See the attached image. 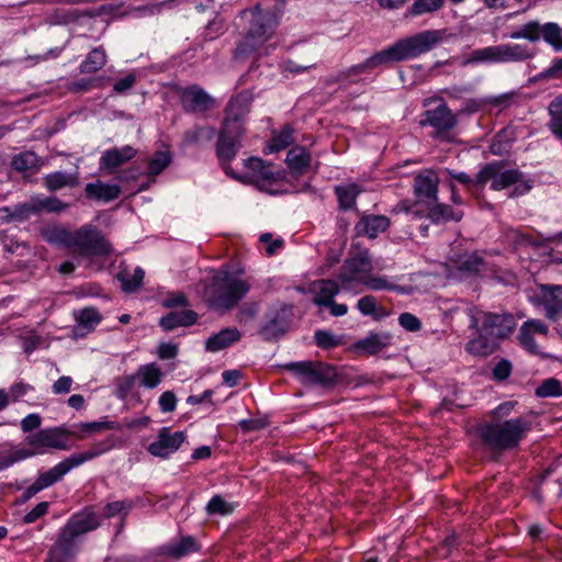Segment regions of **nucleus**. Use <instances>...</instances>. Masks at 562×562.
Returning a JSON list of instances; mask_svg holds the SVG:
<instances>
[{
	"label": "nucleus",
	"instance_id": "f257e3e1",
	"mask_svg": "<svg viewBox=\"0 0 562 562\" xmlns=\"http://www.w3.org/2000/svg\"><path fill=\"white\" fill-rule=\"evenodd\" d=\"M469 328L474 330L464 346L469 355L485 358L494 353L501 340L508 337L516 327L515 318L509 313H492L471 308Z\"/></svg>",
	"mask_w": 562,
	"mask_h": 562
},
{
	"label": "nucleus",
	"instance_id": "f03ea898",
	"mask_svg": "<svg viewBox=\"0 0 562 562\" xmlns=\"http://www.w3.org/2000/svg\"><path fill=\"white\" fill-rule=\"evenodd\" d=\"M98 514L92 507L75 513L59 530L55 543L47 552L45 562H75L79 551L78 538L100 526Z\"/></svg>",
	"mask_w": 562,
	"mask_h": 562
},
{
	"label": "nucleus",
	"instance_id": "7ed1b4c3",
	"mask_svg": "<svg viewBox=\"0 0 562 562\" xmlns=\"http://www.w3.org/2000/svg\"><path fill=\"white\" fill-rule=\"evenodd\" d=\"M443 35L445 30L419 32L395 42L385 49L376 52L363 60V64L370 74L382 65L416 58L438 45L442 41Z\"/></svg>",
	"mask_w": 562,
	"mask_h": 562
},
{
	"label": "nucleus",
	"instance_id": "20e7f679",
	"mask_svg": "<svg viewBox=\"0 0 562 562\" xmlns=\"http://www.w3.org/2000/svg\"><path fill=\"white\" fill-rule=\"evenodd\" d=\"M240 16L249 23L244 37L237 43L233 58L244 61L262 46L274 33L279 24L277 14L272 10H263L259 4L243 10Z\"/></svg>",
	"mask_w": 562,
	"mask_h": 562
},
{
	"label": "nucleus",
	"instance_id": "39448f33",
	"mask_svg": "<svg viewBox=\"0 0 562 562\" xmlns=\"http://www.w3.org/2000/svg\"><path fill=\"white\" fill-rule=\"evenodd\" d=\"M70 436L83 439V435L76 434L75 431L67 429L65 426L45 428L31 434L26 437V443L31 448H21L11 454L3 457L0 461V470L7 469L19 461L42 453L45 449L69 450L71 448L69 442Z\"/></svg>",
	"mask_w": 562,
	"mask_h": 562
},
{
	"label": "nucleus",
	"instance_id": "423d86ee",
	"mask_svg": "<svg viewBox=\"0 0 562 562\" xmlns=\"http://www.w3.org/2000/svg\"><path fill=\"white\" fill-rule=\"evenodd\" d=\"M529 429V423L522 417H517L503 422H486L477 427L476 432L486 449L502 452L517 448Z\"/></svg>",
	"mask_w": 562,
	"mask_h": 562
},
{
	"label": "nucleus",
	"instance_id": "0eeeda50",
	"mask_svg": "<svg viewBox=\"0 0 562 562\" xmlns=\"http://www.w3.org/2000/svg\"><path fill=\"white\" fill-rule=\"evenodd\" d=\"M110 449L106 442H97L89 450L76 452L50 468L48 471L40 473L33 484L24 490L21 495V503H25L34 497L41 491L54 485L60 481L70 470L100 457Z\"/></svg>",
	"mask_w": 562,
	"mask_h": 562
},
{
	"label": "nucleus",
	"instance_id": "6e6552de",
	"mask_svg": "<svg viewBox=\"0 0 562 562\" xmlns=\"http://www.w3.org/2000/svg\"><path fill=\"white\" fill-rule=\"evenodd\" d=\"M251 284L244 279L236 278L229 272L216 277L207 290L206 302L217 312H228L235 308L248 294Z\"/></svg>",
	"mask_w": 562,
	"mask_h": 562
},
{
	"label": "nucleus",
	"instance_id": "1a4fd4ad",
	"mask_svg": "<svg viewBox=\"0 0 562 562\" xmlns=\"http://www.w3.org/2000/svg\"><path fill=\"white\" fill-rule=\"evenodd\" d=\"M536 50L522 44H501L473 50L462 63V66L475 64H497L525 61L533 58Z\"/></svg>",
	"mask_w": 562,
	"mask_h": 562
},
{
	"label": "nucleus",
	"instance_id": "9d476101",
	"mask_svg": "<svg viewBox=\"0 0 562 562\" xmlns=\"http://www.w3.org/2000/svg\"><path fill=\"white\" fill-rule=\"evenodd\" d=\"M283 369L292 372L302 384L308 386L331 387L337 382L336 367L325 362H289Z\"/></svg>",
	"mask_w": 562,
	"mask_h": 562
},
{
	"label": "nucleus",
	"instance_id": "9b49d317",
	"mask_svg": "<svg viewBox=\"0 0 562 562\" xmlns=\"http://www.w3.org/2000/svg\"><path fill=\"white\" fill-rule=\"evenodd\" d=\"M244 135L245 127L229 126L228 123H222L217 133L215 144L216 157L224 172L234 179H238V176L234 172L229 164L235 159L240 149Z\"/></svg>",
	"mask_w": 562,
	"mask_h": 562
},
{
	"label": "nucleus",
	"instance_id": "f8f14e48",
	"mask_svg": "<svg viewBox=\"0 0 562 562\" xmlns=\"http://www.w3.org/2000/svg\"><path fill=\"white\" fill-rule=\"evenodd\" d=\"M111 245L105 240L100 229L92 225H83L72 232L70 251L83 257L108 256Z\"/></svg>",
	"mask_w": 562,
	"mask_h": 562
},
{
	"label": "nucleus",
	"instance_id": "ddd939ff",
	"mask_svg": "<svg viewBox=\"0 0 562 562\" xmlns=\"http://www.w3.org/2000/svg\"><path fill=\"white\" fill-rule=\"evenodd\" d=\"M505 166L506 161L504 160L485 164L475 175L476 187L483 188L490 182L491 190L502 191L519 182L522 172L518 169H505Z\"/></svg>",
	"mask_w": 562,
	"mask_h": 562
},
{
	"label": "nucleus",
	"instance_id": "4468645a",
	"mask_svg": "<svg viewBox=\"0 0 562 562\" xmlns=\"http://www.w3.org/2000/svg\"><path fill=\"white\" fill-rule=\"evenodd\" d=\"M372 271V262L367 250L359 251L347 258L337 273V280L341 283L344 291L361 292L356 286Z\"/></svg>",
	"mask_w": 562,
	"mask_h": 562
},
{
	"label": "nucleus",
	"instance_id": "2eb2a0df",
	"mask_svg": "<svg viewBox=\"0 0 562 562\" xmlns=\"http://www.w3.org/2000/svg\"><path fill=\"white\" fill-rule=\"evenodd\" d=\"M419 124L431 126L435 130L431 135L432 138L450 140V133L458 125V117L446 102H441L437 108L426 110Z\"/></svg>",
	"mask_w": 562,
	"mask_h": 562
},
{
	"label": "nucleus",
	"instance_id": "dca6fc26",
	"mask_svg": "<svg viewBox=\"0 0 562 562\" xmlns=\"http://www.w3.org/2000/svg\"><path fill=\"white\" fill-rule=\"evenodd\" d=\"M291 316L292 307L289 305L270 308L265 316V323L259 328V335L267 341L278 340L288 331Z\"/></svg>",
	"mask_w": 562,
	"mask_h": 562
},
{
	"label": "nucleus",
	"instance_id": "f3484780",
	"mask_svg": "<svg viewBox=\"0 0 562 562\" xmlns=\"http://www.w3.org/2000/svg\"><path fill=\"white\" fill-rule=\"evenodd\" d=\"M179 99L186 113L204 114L215 105V99L198 85L181 88Z\"/></svg>",
	"mask_w": 562,
	"mask_h": 562
},
{
	"label": "nucleus",
	"instance_id": "a211bd4d",
	"mask_svg": "<svg viewBox=\"0 0 562 562\" xmlns=\"http://www.w3.org/2000/svg\"><path fill=\"white\" fill-rule=\"evenodd\" d=\"M252 101L254 92L250 89L233 95L225 108V116L222 123H228L229 126L234 127H245V120L250 112Z\"/></svg>",
	"mask_w": 562,
	"mask_h": 562
},
{
	"label": "nucleus",
	"instance_id": "6ab92c4d",
	"mask_svg": "<svg viewBox=\"0 0 562 562\" xmlns=\"http://www.w3.org/2000/svg\"><path fill=\"white\" fill-rule=\"evenodd\" d=\"M548 333L549 328L542 321L528 319L520 326L517 339L519 345L530 355L549 359L551 355L543 352L535 339V335L547 337Z\"/></svg>",
	"mask_w": 562,
	"mask_h": 562
},
{
	"label": "nucleus",
	"instance_id": "aec40b11",
	"mask_svg": "<svg viewBox=\"0 0 562 562\" xmlns=\"http://www.w3.org/2000/svg\"><path fill=\"white\" fill-rule=\"evenodd\" d=\"M538 292L531 299L532 303L543 306L549 319L555 321L562 313V286L552 284H538Z\"/></svg>",
	"mask_w": 562,
	"mask_h": 562
},
{
	"label": "nucleus",
	"instance_id": "412c9836",
	"mask_svg": "<svg viewBox=\"0 0 562 562\" xmlns=\"http://www.w3.org/2000/svg\"><path fill=\"white\" fill-rule=\"evenodd\" d=\"M184 439V432H171L168 427H162L158 432L157 439L148 446L147 450L151 456L165 459L176 452Z\"/></svg>",
	"mask_w": 562,
	"mask_h": 562
},
{
	"label": "nucleus",
	"instance_id": "4be33fe9",
	"mask_svg": "<svg viewBox=\"0 0 562 562\" xmlns=\"http://www.w3.org/2000/svg\"><path fill=\"white\" fill-rule=\"evenodd\" d=\"M245 167L261 190H266L268 184L278 183L283 179L282 171L274 170L271 164L266 162L263 159L258 157H250L246 159Z\"/></svg>",
	"mask_w": 562,
	"mask_h": 562
},
{
	"label": "nucleus",
	"instance_id": "5701e85b",
	"mask_svg": "<svg viewBox=\"0 0 562 562\" xmlns=\"http://www.w3.org/2000/svg\"><path fill=\"white\" fill-rule=\"evenodd\" d=\"M439 178L434 170H425L414 178L413 189L416 198L426 205L438 200Z\"/></svg>",
	"mask_w": 562,
	"mask_h": 562
},
{
	"label": "nucleus",
	"instance_id": "b1692460",
	"mask_svg": "<svg viewBox=\"0 0 562 562\" xmlns=\"http://www.w3.org/2000/svg\"><path fill=\"white\" fill-rule=\"evenodd\" d=\"M200 550L201 544L193 536H183L176 541L159 547L158 554L172 560H180Z\"/></svg>",
	"mask_w": 562,
	"mask_h": 562
},
{
	"label": "nucleus",
	"instance_id": "393cba45",
	"mask_svg": "<svg viewBox=\"0 0 562 562\" xmlns=\"http://www.w3.org/2000/svg\"><path fill=\"white\" fill-rule=\"evenodd\" d=\"M391 221L385 215H363L356 223L355 229L357 235L368 238H375L380 233L385 232L390 227Z\"/></svg>",
	"mask_w": 562,
	"mask_h": 562
},
{
	"label": "nucleus",
	"instance_id": "a878e982",
	"mask_svg": "<svg viewBox=\"0 0 562 562\" xmlns=\"http://www.w3.org/2000/svg\"><path fill=\"white\" fill-rule=\"evenodd\" d=\"M313 291L315 294L313 303L318 307H326L334 301L335 296L344 290L337 279H321L314 282Z\"/></svg>",
	"mask_w": 562,
	"mask_h": 562
},
{
	"label": "nucleus",
	"instance_id": "bb28decb",
	"mask_svg": "<svg viewBox=\"0 0 562 562\" xmlns=\"http://www.w3.org/2000/svg\"><path fill=\"white\" fill-rule=\"evenodd\" d=\"M136 155L137 150L130 145L123 146L122 148H111L102 154L100 167L113 173L117 167L132 160Z\"/></svg>",
	"mask_w": 562,
	"mask_h": 562
},
{
	"label": "nucleus",
	"instance_id": "cd10ccee",
	"mask_svg": "<svg viewBox=\"0 0 562 562\" xmlns=\"http://www.w3.org/2000/svg\"><path fill=\"white\" fill-rule=\"evenodd\" d=\"M241 333L235 327H225L218 333L210 336L205 341V350L209 352H217L238 342Z\"/></svg>",
	"mask_w": 562,
	"mask_h": 562
},
{
	"label": "nucleus",
	"instance_id": "c85d7f7f",
	"mask_svg": "<svg viewBox=\"0 0 562 562\" xmlns=\"http://www.w3.org/2000/svg\"><path fill=\"white\" fill-rule=\"evenodd\" d=\"M392 335L389 333H374L369 335L355 344L357 351H362L367 355H376L384 348L392 345Z\"/></svg>",
	"mask_w": 562,
	"mask_h": 562
},
{
	"label": "nucleus",
	"instance_id": "c756f323",
	"mask_svg": "<svg viewBox=\"0 0 562 562\" xmlns=\"http://www.w3.org/2000/svg\"><path fill=\"white\" fill-rule=\"evenodd\" d=\"M198 313L192 310L170 312L159 321L160 327L166 331H171L177 327H189L198 322Z\"/></svg>",
	"mask_w": 562,
	"mask_h": 562
},
{
	"label": "nucleus",
	"instance_id": "7c9ffc66",
	"mask_svg": "<svg viewBox=\"0 0 562 562\" xmlns=\"http://www.w3.org/2000/svg\"><path fill=\"white\" fill-rule=\"evenodd\" d=\"M428 218L434 224L447 223L450 221L459 222L463 217L461 210H454L452 206L439 203L438 200L435 203L427 205Z\"/></svg>",
	"mask_w": 562,
	"mask_h": 562
},
{
	"label": "nucleus",
	"instance_id": "2f4dec72",
	"mask_svg": "<svg viewBox=\"0 0 562 562\" xmlns=\"http://www.w3.org/2000/svg\"><path fill=\"white\" fill-rule=\"evenodd\" d=\"M86 195L89 199L110 202L117 199L121 194V188L117 184H108L98 180L86 186Z\"/></svg>",
	"mask_w": 562,
	"mask_h": 562
},
{
	"label": "nucleus",
	"instance_id": "473e14b6",
	"mask_svg": "<svg viewBox=\"0 0 562 562\" xmlns=\"http://www.w3.org/2000/svg\"><path fill=\"white\" fill-rule=\"evenodd\" d=\"M216 130L210 125H194L187 130L182 136L184 146H200L214 139Z\"/></svg>",
	"mask_w": 562,
	"mask_h": 562
},
{
	"label": "nucleus",
	"instance_id": "72a5a7b5",
	"mask_svg": "<svg viewBox=\"0 0 562 562\" xmlns=\"http://www.w3.org/2000/svg\"><path fill=\"white\" fill-rule=\"evenodd\" d=\"M368 74H369V71L362 61L360 64H356L348 68L339 70L336 75L328 77L326 82L328 85H333V83L356 85V83H360L363 81V79L361 78L362 75H368Z\"/></svg>",
	"mask_w": 562,
	"mask_h": 562
},
{
	"label": "nucleus",
	"instance_id": "f704fd0d",
	"mask_svg": "<svg viewBox=\"0 0 562 562\" xmlns=\"http://www.w3.org/2000/svg\"><path fill=\"white\" fill-rule=\"evenodd\" d=\"M145 271L140 267H136L134 270L127 267L121 268L116 274V279L121 283L122 291L125 293L136 292L143 284Z\"/></svg>",
	"mask_w": 562,
	"mask_h": 562
},
{
	"label": "nucleus",
	"instance_id": "c9c22d12",
	"mask_svg": "<svg viewBox=\"0 0 562 562\" xmlns=\"http://www.w3.org/2000/svg\"><path fill=\"white\" fill-rule=\"evenodd\" d=\"M135 375L140 386L153 390L161 383L164 372L155 362H151L139 366Z\"/></svg>",
	"mask_w": 562,
	"mask_h": 562
},
{
	"label": "nucleus",
	"instance_id": "e433bc0d",
	"mask_svg": "<svg viewBox=\"0 0 562 562\" xmlns=\"http://www.w3.org/2000/svg\"><path fill=\"white\" fill-rule=\"evenodd\" d=\"M312 157L307 149L296 145L288 151L285 162L291 170L303 173L308 169Z\"/></svg>",
	"mask_w": 562,
	"mask_h": 562
},
{
	"label": "nucleus",
	"instance_id": "4c0bfd02",
	"mask_svg": "<svg viewBox=\"0 0 562 562\" xmlns=\"http://www.w3.org/2000/svg\"><path fill=\"white\" fill-rule=\"evenodd\" d=\"M456 268L467 274H477L485 267V260L476 251L459 255L454 260Z\"/></svg>",
	"mask_w": 562,
	"mask_h": 562
},
{
	"label": "nucleus",
	"instance_id": "58836bf2",
	"mask_svg": "<svg viewBox=\"0 0 562 562\" xmlns=\"http://www.w3.org/2000/svg\"><path fill=\"white\" fill-rule=\"evenodd\" d=\"M108 63L105 49L102 46L91 49L85 60L79 65L81 74H94L101 70Z\"/></svg>",
	"mask_w": 562,
	"mask_h": 562
},
{
	"label": "nucleus",
	"instance_id": "ea45409f",
	"mask_svg": "<svg viewBox=\"0 0 562 562\" xmlns=\"http://www.w3.org/2000/svg\"><path fill=\"white\" fill-rule=\"evenodd\" d=\"M516 139V132L513 126H505L498 131L492 139L491 153L493 155L502 156L512 147V144Z\"/></svg>",
	"mask_w": 562,
	"mask_h": 562
},
{
	"label": "nucleus",
	"instance_id": "a19ab883",
	"mask_svg": "<svg viewBox=\"0 0 562 562\" xmlns=\"http://www.w3.org/2000/svg\"><path fill=\"white\" fill-rule=\"evenodd\" d=\"M294 143V130L291 125L286 124L280 131L273 132L267 145L268 153H278Z\"/></svg>",
	"mask_w": 562,
	"mask_h": 562
},
{
	"label": "nucleus",
	"instance_id": "79ce46f5",
	"mask_svg": "<svg viewBox=\"0 0 562 562\" xmlns=\"http://www.w3.org/2000/svg\"><path fill=\"white\" fill-rule=\"evenodd\" d=\"M1 213L5 214L7 221H19L23 222L31 217V215L38 213L37 202H27L16 204L14 206H4L0 210Z\"/></svg>",
	"mask_w": 562,
	"mask_h": 562
},
{
	"label": "nucleus",
	"instance_id": "37998d69",
	"mask_svg": "<svg viewBox=\"0 0 562 562\" xmlns=\"http://www.w3.org/2000/svg\"><path fill=\"white\" fill-rule=\"evenodd\" d=\"M44 184L49 191L54 192L65 187H76L78 184V178L72 173L55 171L44 177Z\"/></svg>",
	"mask_w": 562,
	"mask_h": 562
},
{
	"label": "nucleus",
	"instance_id": "c03bdc74",
	"mask_svg": "<svg viewBox=\"0 0 562 562\" xmlns=\"http://www.w3.org/2000/svg\"><path fill=\"white\" fill-rule=\"evenodd\" d=\"M40 158L31 150L19 153L12 157L11 167L18 172L37 171L40 169Z\"/></svg>",
	"mask_w": 562,
	"mask_h": 562
},
{
	"label": "nucleus",
	"instance_id": "a18cd8bd",
	"mask_svg": "<svg viewBox=\"0 0 562 562\" xmlns=\"http://www.w3.org/2000/svg\"><path fill=\"white\" fill-rule=\"evenodd\" d=\"M361 190L356 183L336 187L335 193L339 207L345 211L352 209L356 205V200Z\"/></svg>",
	"mask_w": 562,
	"mask_h": 562
},
{
	"label": "nucleus",
	"instance_id": "49530a36",
	"mask_svg": "<svg viewBox=\"0 0 562 562\" xmlns=\"http://www.w3.org/2000/svg\"><path fill=\"white\" fill-rule=\"evenodd\" d=\"M172 155L168 150H157L147 160V175L155 178L170 166Z\"/></svg>",
	"mask_w": 562,
	"mask_h": 562
},
{
	"label": "nucleus",
	"instance_id": "de8ad7c7",
	"mask_svg": "<svg viewBox=\"0 0 562 562\" xmlns=\"http://www.w3.org/2000/svg\"><path fill=\"white\" fill-rule=\"evenodd\" d=\"M550 122L548 124L551 133L562 140V95L554 98L549 104Z\"/></svg>",
	"mask_w": 562,
	"mask_h": 562
},
{
	"label": "nucleus",
	"instance_id": "09e8293b",
	"mask_svg": "<svg viewBox=\"0 0 562 562\" xmlns=\"http://www.w3.org/2000/svg\"><path fill=\"white\" fill-rule=\"evenodd\" d=\"M445 5V0H415L407 9L406 16H419L434 13Z\"/></svg>",
	"mask_w": 562,
	"mask_h": 562
},
{
	"label": "nucleus",
	"instance_id": "8fccbe9b",
	"mask_svg": "<svg viewBox=\"0 0 562 562\" xmlns=\"http://www.w3.org/2000/svg\"><path fill=\"white\" fill-rule=\"evenodd\" d=\"M542 38L554 50H562V27L558 23H544L542 25Z\"/></svg>",
	"mask_w": 562,
	"mask_h": 562
},
{
	"label": "nucleus",
	"instance_id": "3c124183",
	"mask_svg": "<svg viewBox=\"0 0 562 562\" xmlns=\"http://www.w3.org/2000/svg\"><path fill=\"white\" fill-rule=\"evenodd\" d=\"M357 308L362 315L381 319L386 315L384 307H378L376 299L373 295H364L357 302Z\"/></svg>",
	"mask_w": 562,
	"mask_h": 562
},
{
	"label": "nucleus",
	"instance_id": "603ef678",
	"mask_svg": "<svg viewBox=\"0 0 562 562\" xmlns=\"http://www.w3.org/2000/svg\"><path fill=\"white\" fill-rule=\"evenodd\" d=\"M71 234L72 232L63 228V227H54L43 232L44 239L52 245H61L68 250H70L71 244Z\"/></svg>",
	"mask_w": 562,
	"mask_h": 562
},
{
	"label": "nucleus",
	"instance_id": "864d4df0",
	"mask_svg": "<svg viewBox=\"0 0 562 562\" xmlns=\"http://www.w3.org/2000/svg\"><path fill=\"white\" fill-rule=\"evenodd\" d=\"M542 36V25L537 21H530L524 24L519 30L510 34L513 40H528L530 42H538Z\"/></svg>",
	"mask_w": 562,
	"mask_h": 562
},
{
	"label": "nucleus",
	"instance_id": "5fc2aeb1",
	"mask_svg": "<svg viewBox=\"0 0 562 562\" xmlns=\"http://www.w3.org/2000/svg\"><path fill=\"white\" fill-rule=\"evenodd\" d=\"M102 321L100 312L94 307H86L79 311L77 316L78 326L91 331Z\"/></svg>",
	"mask_w": 562,
	"mask_h": 562
},
{
	"label": "nucleus",
	"instance_id": "6e6d98bb",
	"mask_svg": "<svg viewBox=\"0 0 562 562\" xmlns=\"http://www.w3.org/2000/svg\"><path fill=\"white\" fill-rule=\"evenodd\" d=\"M535 394L537 397H560L562 396V383L555 378L543 380L536 389Z\"/></svg>",
	"mask_w": 562,
	"mask_h": 562
},
{
	"label": "nucleus",
	"instance_id": "4d7b16f0",
	"mask_svg": "<svg viewBox=\"0 0 562 562\" xmlns=\"http://www.w3.org/2000/svg\"><path fill=\"white\" fill-rule=\"evenodd\" d=\"M506 241L515 249L535 245L533 238L519 229L510 228L505 233Z\"/></svg>",
	"mask_w": 562,
	"mask_h": 562
},
{
	"label": "nucleus",
	"instance_id": "13d9d810",
	"mask_svg": "<svg viewBox=\"0 0 562 562\" xmlns=\"http://www.w3.org/2000/svg\"><path fill=\"white\" fill-rule=\"evenodd\" d=\"M205 510L209 516H226L234 512V506L227 503L221 495H214L206 504Z\"/></svg>",
	"mask_w": 562,
	"mask_h": 562
},
{
	"label": "nucleus",
	"instance_id": "bf43d9fd",
	"mask_svg": "<svg viewBox=\"0 0 562 562\" xmlns=\"http://www.w3.org/2000/svg\"><path fill=\"white\" fill-rule=\"evenodd\" d=\"M132 507H133L132 501L112 502V503L106 504L103 507L102 516L104 518H112L116 515H123V517H125V516H127V514L130 513Z\"/></svg>",
	"mask_w": 562,
	"mask_h": 562
},
{
	"label": "nucleus",
	"instance_id": "052dcab7",
	"mask_svg": "<svg viewBox=\"0 0 562 562\" xmlns=\"http://www.w3.org/2000/svg\"><path fill=\"white\" fill-rule=\"evenodd\" d=\"M259 313V303L246 302L238 307L236 313V321L239 324H247L254 321Z\"/></svg>",
	"mask_w": 562,
	"mask_h": 562
},
{
	"label": "nucleus",
	"instance_id": "680f3d73",
	"mask_svg": "<svg viewBox=\"0 0 562 562\" xmlns=\"http://www.w3.org/2000/svg\"><path fill=\"white\" fill-rule=\"evenodd\" d=\"M316 345L325 350L333 349L340 344V339L329 330L318 329L314 335Z\"/></svg>",
	"mask_w": 562,
	"mask_h": 562
},
{
	"label": "nucleus",
	"instance_id": "e2e57ef3",
	"mask_svg": "<svg viewBox=\"0 0 562 562\" xmlns=\"http://www.w3.org/2000/svg\"><path fill=\"white\" fill-rule=\"evenodd\" d=\"M372 291H381V290H395L396 285L392 284L384 277H372L370 273L363 279L360 283Z\"/></svg>",
	"mask_w": 562,
	"mask_h": 562
},
{
	"label": "nucleus",
	"instance_id": "0e129e2a",
	"mask_svg": "<svg viewBox=\"0 0 562 562\" xmlns=\"http://www.w3.org/2000/svg\"><path fill=\"white\" fill-rule=\"evenodd\" d=\"M136 380L137 378L135 374L119 378L115 384L117 397L121 400H125L131 393V391L134 389Z\"/></svg>",
	"mask_w": 562,
	"mask_h": 562
},
{
	"label": "nucleus",
	"instance_id": "69168bd1",
	"mask_svg": "<svg viewBox=\"0 0 562 562\" xmlns=\"http://www.w3.org/2000/svg\"><path fill=\"white\" fill-rule=\"evenodd\" d=\"M166 308L186 307L189 305L187 295L182 292H169L161 302Z\"/></svg>",
	"mask_w": 562,
	"mask_h": 562
},
{
	"label": "nucleus",
	"instance_id": "338daca9",
	"mask_svg": "<svg viewBox=\"0 0 562 562\" xmlns=\"http://www.w3.org/2000/svg\"><path fill=\"white\" fill-rule=\"evenodd\" d=\"M36 202L38 206V212L45 210L49 213H59L68 207L67 203H64L57 198H46L43 200H38Z\"/></svg>",
	"mask_w": 562,
	"mask_h": 562
},
{
	"label": "nucleus",
	"instance_id": "774afa93",
	"mask_svg": "<svg viewBox=\"0 0 562 562\" xmlns=\"http://www.w3.org/2000/svg\"><path fill=\"white\" fill-rule=\"evenodd\" d=\"M77 427L82 432H100L103 430L115 429L116 425L114 422L103 420V422L80 423Z\"/></svg>",
	"mask_w": 562,
	"mask_h": 562
}]
</instances>
